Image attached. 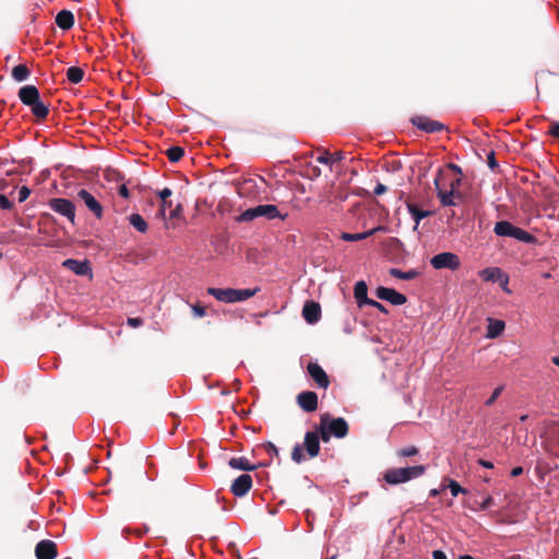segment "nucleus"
I'll return each instance as SVG.
<instances>
[{
	"label": "nucleus",
	"mask_w": 559,
	"mask_h": 559,
	"mask_svg": "<svg viewBox=\"0 0 559 559\" xmlns=\"http://www.w3.org/2000/svg\"><path fill=\"white\" fill-rule=\"evenodd\" d=\"M317 427L323 442H329L332 437L343 439L348 435L349 429L343 417H333L329 413L321 414L320 424Z\"/></svg>",
	"instance_id": "nucleus-1"
},
{
	"label": "nucleus",
	"mask_w": 559,
	"mask_h": 559,
	"mask_svg": "<svg viewBox=\"0 0 559 559\" xmlns=\"http://www.w3.org/2000/svg\"><path fill=\"white\" fill-rule=\"evenodd\" d=\"M426 473L425 465H414L406 467L388 468L382 474V479L391 486L405 484L413 479L419 478Z\"/></svg>",
	"instance_id": "nucleus-2"
},
{
	"label": "nucleus",
	"mask_w": 559,
	"mask_h": 559,
	"mask_svg": "<svg viewBox=\"0 0 559 559\" xmlns=\"http://www.w3.org/2000/svg\"><path fill=\"white\" fill-rule=\"evenodd\" d=\"M260 290L259 287L255 288H216V287H209L207 294L213 296L216 300L226 302V304H234V302H240L248 300L249 298L253 297Z\"/></svg>",
	"instance_id": "nucleus-3"
},
{
	"label": "nucleus",
	"mask_w": 559,
	"mask_h": 559,
	"mask_svg": "<svg viewBox=\"0 0 559 559\" xmlns=\"http://www.w3.org/2000/svg\"><path fill=\"white\" fill-rule=\"evenodd\" d=\"M265 217L270 221L280 218L282 221H285L287 217V214H282L277 206L274 204H260L254 207H249L246 211H243L238 217L237 222H251L258 217Z\"/></svg>",
	"instance_id": "nucleus-4"
},
{
	"label": "nucleus",
	"mask_w": 559,
	"mask_h": 559,
	"mask_svg": "<svg viewBox=\"0 0 559 559\" xmlns=\"http://www.w3.org/2000/svg\"><path fill=\"white\" fill-rule=\"evenodd\" d=\"M430 264L436 270L456 271L461 266V261L459 255L453 252H441L430 259Z\"/></svg>",
	"instance_id": "nucleus-5"
},
{
	"label": "nucleus",
	"mask_w": 559,
	"mask_h": 559,
	"mask_svg": "<svg viewBox=\"0 0 559 559\" xmlns=\"http://www.w3.org/2000/svg\"><path fill=\"white\" fill-rule=\"evenodd\" d=\"M49 207L53 212L67 217L71 223H74L75 205L71 200L64 198H53L49 201Z\"/></svg>",
	"instance_id": "nucleus-6"
},
{
	"label": "nucleus",
	"mask_w": 559,
	"mask_h": 559,
	"mask_svg": "<svg viewBox=\"0 0 559 559\" xmlns=\"http://www.w3.org/2000/svg\"><path fill=\"white\" fill-rule=\"evenodd\" d=\"M411 122L426 133H436L447 129L445 124L421 115L412 117Z\"/></svg>",
	"instance_id": "nucleus-7"
},
{
	"label": "nucleus",
	"mask_w": 559,
	"mask_h": 559,
	"mask_svg": "<svg viewBox=\"0 0 559 559\" xmlns=\"http://www.w3.org/2000/svg\"><path fill=\"white\" fill-rule=\"evenodd\" d=\"M374 294L380 300L388 301L393 306H402L407 301V297L404 294L385 286H379Z\"/></svg>",
	"instance_id": "nucleus-8"
},
{
	"label": "nucleus",
	"mask_w": 559,
	"mask_h": 559,
	"mask_svg": "<svg viewBox=\"0 0 559 559\" xmlns=\"http://www.w3.org/2000/svg\"><path fill=\"white\" fill-rule=\"evenodd\" d=\"M79 199L84 205L95 215L96 218L100 219L104 215L103 205L100 202L86 189H81L78 192Z\"/></svg>",
	"instance_id": "nucleus-9"
},
{
	"label": "nucleus",
	"mask_w": 559,
	"mask_h": 559,
	"mask_svg": "<svg viewBox=\"0 0 559 559\" xmlns=\"http://www.w3.org/2000/svg\"><path fill=\"white\" fill-rule=\"evenodd\" d=\"M62 265L79 276L93 277V270L88 260L67 259Z\"/></svg>",
	"instance_id": "nucleus-10"
},
{
	"label": "nucleus",
	"mask_w": 559,
	"mask_h": 559,
	"mask_svg": "<svg viewBox=\"0 0 559 559\" xmlns=\"http://www.w3.org/2000/svg\"><path fill=\"white\" fill-rule=\"evenodd\" d=\"M307 372L311 379L316 382L318 388L326 389L330 384L329 376L324 369L317 362L310 361L307 366Z\"/></svg>",
	"instance_id": "nucleus-11"
},
{
	"label": "nucleus",
	"mask_w": 559,
	"mask_h": 559,
	"mask_svg": "<svg viewBox=\"0 0 559 559\" xmlns=\"http://www.w3.org/2000/svg\"><path fill=\"white\" fill-rule=\"evenodd\" d=\"M321 433L318 427L313 431H307L305 435L304 445L309 457H316L320 452Z\"/></svg>",
	"instance_id": "nucleus-12"
},
{
	"label": "nucleus",
	"mask_w": 559,
	"mask_h": 559,
	"mask_svg": "<svg viewBox=\"0 0 559 559\" xmlns=\"http://www.w3.org/2000/svg\"><path fill=\"white\" fill-rule=\"evenodd\" d=\"M252 487V477L245 473L239 475L231 484L230 491L236 497H243Z\"/></svg>",
	"instance_id": "nucleus-13"
},
{
	"label": "nucleus",
	"mask_w": 559,
	"mask_h": 559,
	"mask_svg": "<svg viewBox=\"0 0 559 559\" xmlns=\"http://www.w3.org/2000/svg\"><path fill=\"white\" fill-rule=\"evenodd\" d=\"M297 404L307 413L314 412L318 407V395L313 391H302L297 395Z\"/></svg>",
	"instance_id": "nucleus-14"
},
{
	"label": "nucleus",
	"mask_w": 559,
	"mask_h": 559,
	"mask_svg": "<svg viewBox=\"0 0 559 559\" xmlns=\"http://www.w3.org/2000/svg\"><path fill=\"white\" fill-rule=\"evenodd\" d=\"M37 559H55L57 556V545L52 540L43 539L35 547Z\"/></svg>",
	"instance_id": "nucleus-15"
},
{
	"label": "nucleus",
	"mask_w": 559,
	"mask_h": 559,
	"mask_svg": "<svg viewBox=\"0 0 559 559\" xmlns=\"http://www.w3.org/2000/svg\"><path fill=\"white\" fill-rule=\"evenodd\" d=\"M302 317L309 324L317 323L321 318L320 305L313 300L306 301L302 308Z\"/></svg>",
	"instance_id": "nucleus-16"
},
{
	"label": "nucleus",
	"mask_w": 559,
	"mask_h": 559,
	"mask_svg": "<svg viewBox=\"0 0 559 559\" xmlns=\"http://www.w3.org/2000/svg\"><path fill=\"white\" fill-rule=\"evenodd\" d=\"M386 230V227L383 226V225H378L371 229H368L366 231H362V233H355V234H352V233H346V231H343L341 234V239L344 240V241H348V242H355V241H360V240H365L371 236H373L374 234L379 233V231H385Z\"/></svg>",
	"instance_id": "nucleus-17"
},
{
	"label": "nucleus",
	"mask_w": 559,
	"mask_h": 559,
	"mask_svg": "<svg viewBox=\"0 0 559 559\" xmlns=\"http://www.w3.org/2000/svg\"><path fill=\"white\" fill-rule=\"evenodd\" d=\"M479 277L485 282H503L506 285L508 284V276L497 266L483 269L479 272Z\"/></svg>",
	"instance_id": "nucleus-18"
},
{
	"label": "nucleus",
	"mask_w": 559,
	"mask_h": 559,
	"mask_svg": "<svg viewBox=\"0 0 559 559\" xmlns=\"http://www.w3.org/2000/svg\"><path fill=\"white\" fill-rule=\"evenodd\" d=\"M19 98L25 106H29L32 103L40 98V94L35 85L28 84L20 88Z\"/></svg>",
	"instance_id": "nucleus-19"
},
{
	"label": "nucleus",
	"mask_w": 559,
	"mask_h": 559,
	"mask_svg": "<svg viewBox=\"0 0 559 559\" xmlns=\"http://www.w3.org/2000/svg\"><path fill=\"white\" fill-rule=\"evenodd\" d=\"M440 174H441V169H439L438 176H440ZM435 185H436V188L438 190L437 195H438V198L440 200V203L443 206H454L455 205V202H454V199H453L454 183L451 185V190L450 191L442 190L439 187V177H437L435 179Z\"/></svg>",
	"instance_id": "nucleus-20"
},
{
	"label": "nucleus",
	"mask_w": 559,
	"mask_h": 559,
	"mask_svg": "<svg viewBox=\"0 0 559 559\" xmlns=\"http://www.w3.org/2000/svg\"><path fill=\"white\" fill-rule=\"evenodd\" d=\"M487 321L486 337L491 340L499 337L504 331V321L493 318H488Z\"/></svg>",
	"instance_id": "nucleus-21"
},
{
	"label": "nucleus",
	"mask_w": 559,
	"mask_h": 559,
	"mask_svg": "<svg viewBox=\"0 0 559 559\" xmlns=\"http://www.w3.org/2000/svg\"><path fill=\"white\" fill-rule=\"evenodd\" d=\"M354 297L357 301L358 307L366 306L370 298H368V286L365 281H358L354 286Z\"/></svg>",
	"instance_id": "nucleus-22"
},
{
	"label": "nucleus",
	"mask_w": 559,
	"mask_h": 559,
	"mask_svg": "<svg viewBox=\"0 0 559 559\" xmlns=\"http://www.w3.org/2000/svg\"><path fill=\"white\" fill-rule=\"evenodd\" d=\"M516 227L518 226L513 225L511 222L502 219L496 223L493 231L499 237L513 238Z\"/></svg>",
	"instance_id": "nucleus-23"
},
{
	"label": "nucleus",
	"mask_w": 559,
	"mask_h": 559,
	"mask_svg": "<svg viewBox=\"0 0 559 559\" xmlns=\"http://www.w3.org/2000/svg\"><path fill=\"white\" fill-rule=\"evenodd\" d=\"M56 24L63 31L70 29L74 24V15L69 10H61L56 15Z\"/></svg>",
	"instance_id": "nucleus-24"
},
{
	"label": "nucleus",
	"mask_w": 559,
	"mask_h": 559,
	"mask_svg": "<svg viewBox=\"0 0 559 559\" xmlns=\"http://www.w3.org/2000/svg\"><path fill=\"white\" fill-rule=\"evenodd\" d=\"M407 210L415 221L414 230H417L419 223L431 214L430 211L423 210L415 203H407Z\"/></svg>",
	"instance_id": "nucleus-25"
},
{
	"label": "nucleus",
	"mask_w": 559,
	"mask_h": 559,
	"mask_svg": "<svg viewBox=\"0 0 559 559\" xmlns=\"http://www.w3.org/2000/svg\"><path fill=\"white\" fill-rule=\"evenodd\" d=\"M228 465L234 469H239V471H243V472H251V471L257 469V467H258L254 464H250L249 461L243 456L231 457L228 461Z\"/></svg>",
	"instance_id": "nucleus-26"
},
{
	"label": "nucleus",
	"mask_w": 559,
	"mask_h": 559,
	"mask_svg": "<svg viewBox=\"0 0 559 559\" xmlns=\"http://www.w3.org/2000/svg\"><path fill=\"white\" fill-rule=\"evenodd\" d=\"M389 274L399 280L412 281L419 275V272L416 269H411L408 271H402L401 269L391 267L389 270Z\"/></svg>",
	"instance_id": "nucleus-27"
},
{
	"label": "nucleus",
	"mask_w": 559,
	"mask_h": 559,
	"mask_svg": "<svg viewBox=\"0 0 559 559\" xmlns=\"http://www.w3.org/2000/svg\"><path fill=\"white\" fill-rule=\"evenodd\" d=\"M29 109L32 111V114L38 118V119H44L48 116L49 114V108L48 106L41 100V98H38L36 102L32 103L29 106Z\"/></svg>",
	"instance_id": "nucleus-28"
},
{
	"label": "nucleus",
	"mask_w": 559,
	"mask_h": 559,
	"mask_svg": "<svg viewBox=\"0 0 559 559\" xmlns=\"http://www.w3.org/2000/svg\"><path fill=\"white\" fill-rule=\"evenodd\" d=\"M129 223L140 233H146L148 229V225L145 219L138 213H132L129 217Z\"/></svg>",
	"instance_id": "nucleus-29"
},
{
	"label": "nucleus",
	"mask_w": 559,
	"mask_h": 559,
	"mask_svg": "<svg viewBox=\"0 0 559 559\" xmlns=\"http://www.w3.org/2000/svg\"><path fill=\"white\" fill-rule=\"evenodd\" d=\"M513 238L526 245H535L537 242V238L534 235L521 227H516Z\"/></svg>",
	"instance_id": "nucleus-30"
},
{
	"label": "nucleus",
	"mask_w": 559,
	"mask_h": 559,
	"mask_svg": "<svg viewBox=\"0 0 559 559\" xmlns=\"http://www.w3.org/2000/svg\"><path fill=\"white\" fill-rule=\"evenodd\" d=\"M11 75L16 82H23L28 79L31 71L25 64H17L12 69Z\"/></svg>",
	"instance_id": "nucleus-31"
},
{
	"label": "nucleus",
	"mask_w": 559,
	"mask_h": 559,
	"mask_svg": "<svg viewBox=\"0 0 559 559\" xmlns=\"http://www.w3.org/2000/svg\"><path fill=\"white\" fill-rule=\"evenodd\" d=\"M84 71L80 67H70L67 69V79L72 84H79L82 82Z\"/></svg>",
	"instance_id": "nucleus-32"
},
{
	"label": "nucleus",
	"mask_w": 559,
	"mask_h": 559,
	"mask_svg": "<svg viewBox=\"0 0 559 559\" xmlns=\"http://www.w3.org/2000/svg\"><path fill=\"white\" fill-rule=\"evenodd\" d=\"M185 154V150L181 146H170L166 151V155L171 163H177L181 159Z\"/></svg>",
	"instance_id": "nucleus-33"
},
{
	"label": "nucleus",
	"mask_w": 559,
	"mask_h": 559,
	"mask_svg": "<svg viewBox=\"0 0 559 559\" xmlns=\"http://www.w3.org/2000/svg\"><path fill=\"white\" fill-rule=\"evenodd\" d=\"M292 460L297 464H300L304 461H306V456L302 452V447L299 443H296L293 448Z\"/></svg>",
	"instance_id": "nucleus-34"
},
{
	"label": "nucleus",
	"mask_w": 559,
	"mask_h": 559,
	"mask_svg": "<svg viewBox=\"0 0 559 559\" xmlns=\"http://www.w3.org/2000/svg\"><path fill=\"white\" fill-rule=\"evenodd\" d=\"M448 488L451 491L453 497H457L460 493H467V489L462 487L456 480L450 479L448 484Z\"/></svg>",
	"instance_id": "nucleus-35"
},
{
	"label": "nucleus",
	"mask_w": 559,
	"mask_h": 559,
	"mask_svg": "<svg viewBox=\"0 0 559 559\" xmlns=\"http://www.w3.org/2000/svg\"><path fill=\"white\" fill-rule=\"evenodd\" d=\"M418 449L415 445L406 447L397 450L396 455L399 457H411L418 454Z\"/></svg>",
	"instance_id": "nucleus-36"
},
{
	"label": "nucleus",
	"mask_w": 559,
	"mask_h": 559,
	"mask_svg": "<svg viewBox=\"0 0 559 559\" xmlns=\"http://www.w3.org/2000/svg\"><path fill=\"white\" fill-rule=\"evenodd\" d=\"M504 386L503 385H500V386H497L493 392L491 393V395L486 400L485 402V405L490 407L495 404V402L499 399V396L501 395L502 391H503Z\"/></svg>",
	"instance_id": "nucleus-37"
},
{
	"label": "nucleus",
	"mask_w": 559,
	"mask_h": 559,
	"mask_svg": "<svg viewBox=\"0 0 559 559\" xmlns=\"http://www.w3.org/2000/svg\"><path fill=\"white\" fill-rule=\"evenodd\" d=\"M495 504L491 496H487L478 506V509L472 508L473 511H487Z\"/></svg>",
	"instance_id": "nucleus-38"
},
{
	"label": "nucleus",
	"mask_w": 559,
	"mask_h": 559,
	"mask_svg": "<svg viewBox=\"0 0 559 559\" xmlns=\"http://www.w3.org/2000/svg\"><path fill=\"white\" fill-rule=\"evenodd\" d=\"M148 531V527L146 525H142L141 527L139 528H130V527H124L122 530V534L124 536L129 535V534H135L136 536H142L144 535L145 533H147Z\"/></svg>",
	"instance_id": "nucleus-39"
},
{
	"label": "nucleus",
	"mask_w": 559,
	"mask_h": 559,
	"mask_svg": "<svg viewBox=\"0 0 559 559\" xmlns=\"http://www.w3.org/2000/svg\"><path fill=\"white\" fill-rule=\"evenodd\" d=\"M316 160L320 164L332 167V157L328 151H323L321 155L317 156Z\"/></svg>",
	"instance_id": "nucleus-40"
},
{
	"label": "nucleus",
	"mask_w": 559,
	"mask_h": 559,
	"mask_svg": "<svg viewBox=\"0 0 559 559\" xmlns=\"http://www.w3.org/2000/svg\"><path fill=\"white\" fill-rule=\"evenodd\" d=\"M14 206L13 202L5 194H0V209L10 211Z\"/></svg>",
	"instance_id": "nucleus-41"
},
{
	"label": "nucleus",
	"mask_w": 559,
	"mask_h": 559,
	"mask_svg": "<svg viewBox=\"0 0 559 559\" xmlns=\"http://www.w3.org/2000/svg\"><path fill=\"white\" fill-rule=\"evenodd\" d=\"M194 317L203 318L206 314V309L200 304L191 305Z\"/></svg>",
	"instance_id": "nucleus-42"
},
{
	"label": "nucleus",
	"mask_w": 559,
	"mask_h": 559,
	"mask_svg": "<svg viewBox=\"0 0 559 559\" xmlns=\"http://www.w3.org/2000/svg\"><path fill=\"white\" fill-rule=\"evenodd\" d=\"M29 194H31V189L26 186H22L19 189V202L23 203L24 201H26L27 198L29 197Z\"/></svg>",
	"instance_id": "nucleus-43"
},
{
	"label": "nucleus",
	"mask_w": 559,
	"mask_h": 559,
	"mask_svg": "<svg viewBox=\"0 0 559 559\" xmlns=\"http://www.w3.org/2000/svg\"><path fill=\"white\" fill-rule=\"evenodd\" d=\"M366 306L376 308L377 310H379L380 312L385 313V314L389 312L386 307L383 304H381L380 301H377L374 299H370V301Z\"/></svg>",
	"instance_id": "nucleus-44"
},
{
	"label": "nucleus",
	"mask_w": 559,
	"mask_h": 559,
	"mask_svg": "<svg viewBox=\"0 0 559 559\" xmlns=\"http://www.w3.org/2000/svg\"><path fill=\"white\" fill-rule=\"evenodd\" d=\"M487 163H488V167L491 169V170H496L498 167H499V164L496 159V156H495V152H490L487 156Z\"/></svg>",
	"instance_id": "nucleus-45"
},
{
	"label": "nucleus",
	"mask_w": 559,
	"mask_h": 559,
	"mask_svg": "<svg viewBox=\"0 0 559 559\" xmlns=\"http://www.w3.org/2000/svg\"><path fill=\"white\" fill-rule=\"evenodd\" d=\"M171 194H173V191H171V189H170V188H168V187H165V188H163L162 190H159V191L157 192V195L159 197V199H160L162 201L167 200Z\"/></svg>",
	"instance_id": "nucleus-46"
},
{
	"label": "nucleus",
	"mask_w": 559,
	"mask_h": 559,
	"mask_svg": "<svg viewBox=\"0 0 559 559\" xmlns=\"http://www.w3.org/2000/svg\"><path fill=\"white\" fill-rule=\"evenodd\" d=\"M549 134L554 138L559 139V121H554L549 128Z\"/></svg>",
	"instance_id": "nucleus-47"
},
{
	"label": "nucleus",
	"mask_w": 559,
	"mask_h": 559,
	"mask_svg": "<svg viewBox=\"0 0 559 559\" xmlns=\"http://www.w3.org/2000/svg\"><path fill=\"white\" fill-rule=\"evenodd\" d=\"M265 449H266V452H267L269 455H271V456H273V455L277 456L278 455V449L273 443L267 442L265 444Z\"/></svg>",
	"instance_id": "nucleus-48"
},
{
	"label": "nucleus",
	"mask_w": 559,
	"mask_h": 559,
	"mask_svg": "<svg viewBox=\"0 0 559 559\" xmlns=\"http://www.w3.org/2000/svg\"><path fill=\"white\" fill-rule=\"evenodd\" d=\"M128 325L132 328H139L143 324V320L141 318H128Z\"/></svg>",
	"instance_id": "nucleus-49"
},
{
	"label": "nucleus",
	"mask_w": 559,
	"mask_h": 559,
	"mask_svg": "<svg viewBox=\"0 0 559 559\" xmlns=\"http://www.w3.org/2000/svg\"><path fill=\"white\" fill-rule=\"evenodd\" d=\"M388 190L386 186L381 183V182H378L377 186L374 187V190H373V193L376 195H381L383 194L385 191Z\"/></svg>",
	"instance_id": "nucleus-50"
},
{
	"label": "nucleus",
	"mask_w": 559,
	"mask_h": 559,
	"mask_svg": "<svg viewBox=\"0 0 559 559\" xmlns=\"http://www.w3.org/2000/svg\"><path fill=\"white\" fill-rule=\"evenodd\" d=\"M171 205H173L171 201H168V200L162 201L159 214L164 216L166 213V210L170 209Z\"/></svg>",
	"instance_id": "nucleus-51"
},
{
	"label": "nucleus",
	"mask_w": 559,
	"mask_h": 559,
	"mask_svg": "<svg viewBox=\"0 0 559 559\" xmlns=\"http://www.w3.org/2000/svg\"><path fill=\"white\" fill-rule=\"evenodd\" d=\"M331 157H332V164H333L335 162L343 160L346 157V155L343 151H337L333 155H331Z\"/></svg>",
	"instance_id": "nucleus-52"
},
{
	"label": "nucleus",
	"mask_w": 559,
	"mask_h": 559,
	"mask_svg": "<svg viewBox=\"0 0 559 559\" xmlns=\"http://www.w3.org/2000/svg\"><path fill=\"white\" fill-rule=\"evenodd\" d=\"M118 193L120 197L124 198V199H128L129 195H130V192H129V189L127 188L126 185H121L119 188H118Z\"/></svg>",
	"instance_id": "nucleus-53"
},
{
	"label": "nucleus",
	"mask_w": 559,
	"mask_h": 559,
	"mask_svg": "<svg viewBox=\"0 0 559 559\" xmlns=\"http://www.w3.org/2000/svg\"><path fill=\"white\" fill-rule=\"evenodd\" d=\"M390 243H391V247L394 249H402L404 246L403 242L396 237H392L390 239Z\"/></svg>",
	"instance_id": "nucleus-54"
},
{
	"label": "nucleus",
	"mask_w": 559,
	"mask_h": 559,
	"mask_svg": "<svg viewBox=\"0 0 559 559\" xmlns=\"http://www.w3.org/2000/svg\"><path fill=\"white\" fill-rule=\"evenodd\" d=\"M477 463L483 466L484 468L491 469L493 468V463L484 459H479Z\"/></svg>",
	"instance_id": "nucleus-55"
},
{
	"label": "nucleus",
	"mask_w": 559,
	"mask_h": 559,
	"mask_svg": "<svg viewBox=\"0 0 559 559\" xmlns=\"http://www.w3.org/2000/svg\"><path fill=\"white\" fill-rule=\"evenodd\" d=\"M432 558L433 559H448L445 552L442 550H439V549L432 551Z\"/></svg>",
	"instance_id": "nucleus-56"
},
{
	"label": "nucleus",
	"mask_w": 559,
	"mask_h": 559,
	"mask_svg": "<svg viewBox=\"0 0 559 559\" xmlns=\"http://www.w3.org/2000/svg\"><path fill=\"white\" fill-rule=\"evenodd\" d=\"M523 474V467L522 466H515L511 469L510 475L511 477H518Z\"/></svg>",
	"instance_id": "nucleus-57"
},
{
	"label": "nucleus",
	"mask_w": 559,
	"mask_h": 559,
	"mask_svg": "<svg viewBox=\"0 0 559 559\" xmlns=\"http://www.w3.org/2000/svg\"><path fill=\"white\" fill-rule=\"evenodd\" d=\"M440 493V489L433 488L429 491L430 497H437Z\"/></svg>",
	"instance_id": "nucleus-58"
},
{
	"label": "nucleus",
	"mask_w": 559,
	"mask_h": 559,
	"mask_svg": "<svg viewBox=\"0 0 559 559\" xmlns=\"http://www.w3.org/2000/svg\"><path fill=\"white\" fill-rule=\"evenodd\" d=\"M178 211H181V205L180 204H178L177 207L171 212V217H176Z\"/></svg>",
	"instance_id": "nucleus-59"
},
{
	"label": "nucleus",
	"mask_w": 559,
	"mask_h": 559,
	"mask_svg": "<svg viewBox=\"0 0 559 559\" xmlns=\"http://www.w3.org/2000/svg\"><path fill=\"white\" fill-rule=\"evenodd\" d=\"M449 167L457 173H461V168L455 164H450Z\"/></svg>",
	"instance_id": "nucleus-60"
},
{
	"label": "nucleus",
	"mask_w": 559,
	"mask_h": 559,
	"mask_svg": "<svg viewBox=\"0 0 559 559\" xmlns=\"http://www.w3.org/2000/svg\"><path fill=\"white\" fill-rule=\"evenodd\" d=\"M551 360H552V364L556 365L559 368V356H554L551 358Z\"/></svg>",
	"instance_id": "nucleus-61"
},
{
	"label": "nucleus",
	"mask_w": 559,
	"mask_h": 559,
	"mask_svg": "<svg viewBox=\"0 0 559 559\" xmlns=\"http://www.w3.org/2000/svg\"><path fill=\"white\" fill-rule=\"evenodd\" d=\"M459 559H475V558L473 556H471V555L465 554V555H461L459 557Z\"/></svg>",
	"instance_id": "nucleus-62"
},
{
	"label": "nucleus",
	"mask_w": 559,
	"mask_h": 559,
	"mask_svg": "<svg viewBox=\"0 0 559 559\" xmlns=\"http://www.w3.org/2000/svg\"><path fill=\"white\" fill-rule=\"evenodd\" d=\"M527 417H528L527 415H522V416L520 417V420H521V421H525V420L527 419Z\"/></svg>",
	"instance_id": "nucleus-63"
},
{
	"label": "nucleus",
	"mask_w": 559,
	"mask_h": 559,
	"mask_svg": "<svg viewBox=\"0 0 559 559\" xmlns=\"http://www.w3.org/2000/svg\"><path fill=\"white\" fill-rule=\"evenodd\" d=\"M556 442L559 444V431H558V435L556 437Z\"/></svg>",
	"instance_id": "nucleus-64"
}]
</instances>
